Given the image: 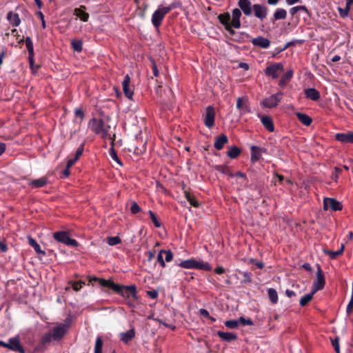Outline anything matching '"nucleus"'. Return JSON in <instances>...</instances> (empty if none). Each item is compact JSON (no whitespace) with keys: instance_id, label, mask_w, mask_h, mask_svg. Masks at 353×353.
<instances>
[{"instance_id":"obj_38","label":"nucleus","mask_w":353,"mask_h":353,"mask_svg":"<svg viewBox=\"0 0 353 353\" xmlns=\"http://www.w3.org/2000/svg\"><path fill=\"white\" fill-rule=\"evenodd\" d=\"M236 108L241 110V114L250 112V109L247 105L243 104V99L239 97L236 100Z\"/></svg>"},{"instance_id":"obj_49","label":"nucleus","mask_w":353,"mask_h":353,"mask_svg":"<svg viewBox=\"0 0 353 353\" xmlns=\"http://www.w3.org/2000/svg\"><path fill=\"white\" fill-rule=\"evenodd\" d=\"M110 156L111 157V158L115 161L117 163H119L120 165H122V163H121V161L120 160V159L119 158L116 151L114 150V148L112 147L110 150Z\"/></svg>"},{"instance_id":"obj_21","label":"nucleus","mask_w":353,"mask_h":353,"mask_svg":"<svg viewBox=\"0 0 353 353\" xmlns=\"http://www.w3.org/2000/svg\"><path fill=\"white\" fill-rule=\"evenodd\" d=\"M242 15L241 10L239 8H234L232 10V26H233L234 28H239L241 26L240 18Z\"/></svg>"},{"instance_id":"obj_31","label":"nucleus","mask_w":353,"mask_h":353,"mask_svg":"<svg viewBox=\"0 0 353 353\" xmlns=\"http://www.w3.org/2000/svg\"><path fill=\"white\" fill-rule=\"evenodd\" d=\"M296 116L298 120L305 126H310L312 122V118L305 113L296 112Z\"/></svg>"},{"instance_id":"obj_15","label":"nucleus","mask_w":353,"mask_h":353,"mask_svg":"<svg viewBox=\"0 0 353 353\" xmlns=\"http://www.w3.org/2000/svg\"><path fill=\"white\" fill-rule=\"evenodd\" d=\"M251 42L254 46L259 47L263 49L268 48L270 46V41L262 36H259L252 39Z\"/></svg>"},{"instance_id":"obj_27","label":"nucleus","mask_w":353,"mask_h":353,"mask_svg":"<svg viewBox=\"0 0 353 353\" xmlns=\"http://www.w3.org/2000/svg\"><path fill=\"white\" fill-rule=\"evenodd\" d=\"M6 18L12 26L17 27L21 23V19L19 14L17 13L13 12L12 11H10L7 14Z\"/></svg>"},{"instance_id":"obj_39","label":"nucleus","mask_w":353,"mask_h":353,"mask_svg":"<svg viewBox=\"0 0 353 353\" xmlns=\"http://www.w3.org/2000/svg\"><path fill=\"white\" fill-rule=\"evenodd\" d=\"M52 341H54V336L52 332H47L42 336L41 339V345L45 346L48 344H50Z\"/></svg>"},{"instance_id":"obj_5","label":"nucleus","mask_w":353,"mask_h":353,"mask_svg":"<svg viewBox=\"0 0 353 353\" xmlns=\"http://www.w3.org/2000/svg\"><path fill=\"white\" fill-rule=\"evenodd\" d=\"M284 70V65L282 63H274L268 66L265 70V74L267 77H271L272 79H277L281 72Z\"/></svg>"},{"instance_id":"obj_43","label":"nucleus","mask_w":353,"mask_h":353,"mask_svg":"<svg viewBox=\"0 0 353 353\" xmlns=\"http://www.w3.org/2000/svg\"><path fill=\"white\" fill-rule=\"evenodd\" d=\"M69 284L71 285L72 288H73V290L74 291H79L83 285H85V282L82 281H70L69 282Z\"/></svg>"},{"instance_id":"obj_35","label":"nucleus","mask_w":353,"mask_h":353,"mask_svg":"<svg viewBox=\"0 0 353 353\" xmlns=\"http://www.w3.org/2000/svg\"><path fill=\"white\" fill-rule=\"evenodd\" d=\"M344 245L342 244L341 246V248L337 251H332V250H324L325 254L328 255L331 259H335L339 256L341 255L343 253L344 251Z\"/></svg>"},{"instance_id":"obj_47","label":"nucleus","mask_w":353,"mask_h":353,"mask_svg":"<svg viewBox=\"0 0 353 353\" xmlns=\"http://www.w3.org/2000/svg\"><path fill=\"white\" fill-rule=\"evenodd\" d=\"M224 324L229 329H234L238 327L239 321L238 320L226 321H225Z\"/></svg>"},{"instance_id":"obj_32","label":"nucleus","mask_w":353,"mask_h":353,"mask_svg":"<svg viewBox=\"0 0 353 353\" xmlns=\"http://www.w3.org/2000/svg\"><path fill=\"white\" fill-rule=\"evenodd\" d=\"M241 150L236 145L228 148L227 151L228 157L232 159H236L241 154Z\"/></svg>"},{"instance_id":"obj_34","label":"nucleus","mask_w":353,"mask_h":353,"mask_svg":"<svg viewBox=\"0 0 353 353\" xmlns=\"http://www.w3.org/2000/svg\"><path fill=\"white\" fill-rule=\"evenodd\" d=\"M215 170L222 174L234 177V173L230 170V168L226 165H217L214 167Z\"/></svg>"},{"instance_id":"obj_16","label":"nucleus","mask_w":353,"mask_h":353,"mask_svg":"<svg viewBox=\"0 0 353 353\" xmlns=\"http://www.w3.org/2000/svg\"><path fill=\"white\" fill-rule=\"evenodd\" d=\"M238 6L245 15L250 16L252 14L253 6L250 0H239Z\"/></svg>"},{"instance_id":"obj_48","label":"nucleus","mask_w":353,"mask_h":353,"mask_svg":"<svg viewBox=\"0 0 353 353\" xmlns=\"http://www.w3.org/2000/svg\"><path fill=\"white\" fill-rule=\"evenodd\" d=\"M239 324H241L242 325H254V323L252 321V320L250 318L248 319H245V317L243 316H241L239 317Z\"/></svg>"},{"instance_id":"obj_51","label":"nucleus","mask_w":353,"mask_h":353,"mask_svg":"<svg viewBox=\"0 0 353 353\" xmlns=\"http://www.w3.org/2000/svg\"><path fill=\"white\" fill-rule=\"evenodd\" d=\"M74 116L76 119L79 118V123H81L84 119L85 114L83 110L81 108H78L74 110Z\"/></svg>"},{"instance_id":"obj_11","label":"nucleus","mask_w":353,"mask_h":353,"mask_svg":"<svg viewBox=\"0 0 353 353\" xmlns=\"http://www.w3.org/2000/svg\"><path fill=\"white\" fill-rule=\"evenodd\" d=\"M331 209L332 211H340L343 209L341 203L333 198H325L323 199V210Z\"/></svg>"},{"instance_id":"obj_42","label":"nucleus","mask_w":353,"mask_h":353,"mask_svg":"<svg viewBox=\"0 0 353 353\" xmlns=\"http://www.w3.org/2000/svg\"><path fill=\"white\" fill-rule=\"evenodd\" d=\"M71 46L72 49L76 52H81L83 49V42L80 39L72 40Z\"/></svg>"},{"instance_id":"obj_25","label":"nucleus","mask_w":353,"mask_h":353,"mask_svg":"<svg viewBox=\"0 0 353 353\" xmlns=\"http://www.w3.org/2000/svg\"><path fill=\"white\" fill-rule=\"evenodd\" d=\"M135 336V330L132 328L125 332L119 334L120 340L125 344H128Z\"/></svg>"},{"instance_id":"obj_56","label":"nucleus","mask_w":353,"mask_h":353,"mask_svg":"<svg viewBox=\"0 0 353 353\" xmlns=\"http://www.w3.org/2000/svg\"><path fill=\"white\" fill-rule=\"evenodd\" d=\"M338 10H339L340 16L342 18H345L348 15V12H349L350 8L347 7V6H346L345 8H339Z\"/></svg>"},{"instance_id":"obj_50","label":"nucleus","mask_w":353,"mask_h":353,"mask_svg":"<svg viewBox=\"0 0 353 353\" xmlns=\"http://www.w3.org/2000/svg\"><path fill=\"white\" fill-rule=\"evenodd\" d=\"M341 172H342V169L341 168H338V167H335L334 168V172L332 174V179L334 181L336 182L338 181V179H339V176L341 175Z\"/></svg>"},{"instance_id":"obj_3","label":"nucleus","mask_w":353,"mask_h":353,"mask_svg":"<svg viewBox=\"0 0 353 353\" xmlns=\"http://www.w3.org/2000/svg\"><path fill=\"white\" fill-rule=\"evenodd\" d=\"M179 267L185 268V269H196V270H201L205 271H211L212 266L208 262H204L203 261H197L194 259H190L188 260H185L177 264Z\"/></svg>"},{"instance_id":"obj_23","label":"nucleus","mask_w":353,"mask_h":353,"mask_svg":"<svg viewBox=\"0 0 353 353\" xmlns=\"http://www.w3.org/2000/svg\"><path fill=\"white\" fill-rule=\"evenodd\" d=\"M228 141V137L224 134H221L216 137L214 146L216 150H221Z\"/></svg>"},{"instance_id":"obj_64","label":"nucleus","mask_w":353,"mask_h":353,"mask_svg":"<svg viewBox=\"0 0 353 353\" xmlns=\"http://www.w3.org/2000/svg\"><path fill=\"white\" fill-rule=\"evenodd\" d=\"M352 311H353V301L350 300L347 306L346 312L347 314H350L352 312Z\"/></svg>"},{"instance_id":"obj_57","label":"nucleus","mask_w":353,"mask_h":353,"mask_svg":"<svg viewBox=\"0 0 353 353\" xmlns=\"http://www.w3.org/2000/svg\"><path fill=\"white\" fill-rule=\"evenodd\" d=\"M151 62H152V73L154 74V77H158L159 74V70H158V68H157V65L154 61V60L153 59H151Z\"/></svg>"},{"instance_id":"obj_8","label":"nucleus","mask_w":353,"mask_h":353,"mask_svg":"<svg viewBox=\"0 0 353 353\" xmlns=\"http://www.w3.org/2000/svg\"><path fill=\"white\" fill-rule=\"evenodd\" d=\"M283 96V92L279 91L277 93L271 95L270 97L263 99L261 102V105L268 108H274L277 106L279 103L281 101Z\"/></svg>"},{"instance_id":"obj_46","label":"nucleus","mask_w":353,"mask_h":353,"mask_svg":"<svg viewBox=\"0 0 353 353\" xmlns=\"http://www.w3.org/2000/svg\"><path fill=\"white\" fill-rule=\"evenodd\" d=\"M107 242L110 245H116L121 242L119 236H110L107 238Z\"/></svg>"},{"instance_id":"obj_61","label":"nucleus","mask_w":353,"mask_h":353,"mask_svg":"<svg viewBox=\"0 0 353 353\" xmlns=\"http://www.w3.org/2000/svg\"><path fill=\"white\" fill-rule=\"evenodd\" d=\"M147 294L152 299H155L158 297L159 292L158 291L153 290L147 291Z\"/></svg>"},{"instance_id":"obj_13","label":"nucleus","mask_w":353,"mask_h":353,"mask_svg":"<svg viewBox=\"0 0 353 353\" xmlns=\"http://www.w3.org/2000/svg\"><path fill=\"white\" fill-rule=\"evenodd\" d=\"M252 10L254 11V16L261 21L267 17L268 8L266 6L263 4H254Z\"/></svg>"},{"instance_id":"obj_26","label":"nucleus","mask_w":353,"mask_h":353,"mask_svg":"<svg viewBox=\"0 0 353 353\" xmlns=\"http://www.w3.org/2000/svg\"><path fill=\"white\" fill-rule=\"evenodd\" d=\"M304 93L307 99L314 101H318L321 97L320 92L315 88L305 89Z\"/></svg>"},{"instance_id":"obj_9","label":"nucleus","mask_w":353,"mask_h":353,"mask_svg":"<svg viewBox=\"0 0 353 353\" xmlns=\"http://www.w3.org/2000/svg\"><path fill=\"white\" fill-rule=\"evenodd\" d=\"M218 19L219 22L231 35L233 36L236 34L235 30H233V26H232L231 16L229 12L220 14L218 16Z\"/></svg>"},{"instance_id":"obj_7","label":"nucleus","mask_w":353,"mask_h":353,"mask_svg":"<svg viewBox=\"0 0 353 353\" xmlns=\"http://www.w3.org/2000/svg\"><path fill=\"white\" fill-rule=\"evenodd\" d=\"M316 266V280L313 283L312 285L313 293H316L317 291L322 290L325 284V279L323 272L320 265L317 264Z\"/></svg>"},{"instance_id":"obj_6","label":"nucleus","mask_w":353,"mask_h":353,"mask_svg":"<svg viewBox=\"0 0 353 353\" xmlns=\"http://www.w3.org/2000/svg\"><path fill=\"white\" fill-rule=\"evenodd\" d=\"M168 8H163V7L159 6L152 14V23L154 28H158L162 23L163 19L168 14Z\"/></svg>"},{"instance_id":"obj_19","label":"nucleus","mask_w":353,"mask_h":353,"mask_svg":"<svg viewBox=\"0 0 353 353\" xmlns=\"http://www.w3.org/2000/svg\"><path fill=\"white\" fill-rule=\"evenodd\" d=\"M259 117L261 119V121L263 124V125L265 128V129L272 132L274 131V125L272 121V119L267 115H260L259 114Z\"/></svg>"},{"instance_id":"obj_40","label":"nucleus","mask_w":353,"mask_h":353,"mask_svg":"<svg viewBox=\"0 0 353 353\" xmlns=\"http://www.w3.org/2000/svg\"><path fill=\"white\" fill-rule=\"evenodd\" d=\"M103 341L102 338L101 336H97L95 341L94 353H103ZM112 353H115V351L114 350Z\"/></svg>"},{"instance_id":"obj_41","label":"nucleus","mask_w":353,"mask_h":353,"mask_svg":"<svg viewBox=\"0 0 353 353\" xmlns=\"http://www.w3.org/2000/svg\"><path fill=\"white\" fill-rule=\"evenodd\" d=\"M315 293H313V291L311 293L307 294L301 297L299 301V304L301 306L304 307L307 305V303L312 299L313 295Z\"/></svg>"},{"instance_id":"obj_37","label":"nucleus","mask_w":353,"mask_h":353,"mask_svg":"<svg viewBox=\"0 0 353 353\" xmlns=\"http://www.w3.org/2000/svg\"><path fill=\"white\" fill-rule=\"evenodd\" d=\"M268 295L270 301L272 304H276L278 303V294L275 289L269 288L268 290Z\"/></svg>"},{"instance_id":"obj_29","label":"nucleus","mask_w":353,"mask_h":353,"mask_svg":"<svg viewBox=\"0 0 353 353\" xmlns=\"http://www.w3.org/2000/svg\"><path fill=\"white\" fill-rule=\"evenodd\" d=\"M287 17V11L281 8H276L274 11L271 21L274 23L275 21L285 19Z\"/></svg>"},{"instance_id":"obj_59","label":"nucleus","mask_w":353,"mask_h":353,"mask_svg":"<svg viewBox=\"0 0 353 353\" xmlns=\"http://www.w3.org/2000/svg\"><path fill=\"white\" fill-rule=\"evenodd\" d=\"M157 261L160 263V265H161L162 268L165 267V261L163 260V258L162 250H161L158 254Z\"/></svg>"},{"instance_id":"obj_53","label":"nucleus","mask_w":353,"mask_h":353,"mask_svg":"<svg viewBox=\"0 0 353 353\" xmlns=\"http://www.w3.org/2000/svg\"><path fill=\"white\" fill-rule=\"evenodd\" d=\"M141 209L137 202L133 201L130 208V211L132 214H136L141 212Z\"/></svg>"},{"instance_id":"obj_58","label":"nucleus","mask_w":353,"mask_h":353,"mask_svg":"<svg viewBox=\"0 0 353 353\" xmlns=\"http://www.w3.org/2000/svg\"><path fill=\"white\" fill-rule=\"evenodd\" d=\"M188 201L192 206L194 208H198L200 205L199 202L196 199L195 196L193 195L189 200H188Z\"/></svg>"},{"instance_id":"obj_12","label":"nucleus","mask_w":353,"mask_h":353,"mask_svg":"<svg viewBox=\"0 0 353 353\" xmlns=\"http://www.w3.org/2000/svg\"><path fill=\"white\" fill-rule=\"evenodd\" d=\"M215 111L214 108L210 105L207 107L204 115V124L208 128H212L214 125Z\"/></svg>"},{"instance_id":"obj_63","label":"nucleus","mask_w":353,"mask_h":353,"mask_svg":"<svg viewBox=\"0 0 353 353\" xmlns=\"http://www.w3.org/2000/svg\"><path fill=\"white\" fill-rule=\"evenodd\" d=\"M70 168L65 167L64 170L61 172V178L65 179L70 174Z\"/></svg>"},{"instance_id":"obj_28","label":"nucleus","mask_w":353,"mask_h":353,"mask_svg":"<svg viewBox=\"0 0 353 353\" xmlns=\"http://www.w3.org/2000/svg\"><path fill=\"white\" fill-rule=\"evenodd\" d=\"M26 46L28 51V61L32 63L33 57H34L33 43L30 37H27L25 39Z\"/></svg>"},{"instance_id":"obj_24","label":"nucleus","mask_w":353,"mask_h":353,"mask_svg":"<svg viewBox=\"0 0 353 353\" xmlns=\"http://www.w3.org/2000/svg\"><path fill=\"white\" fill-rule=\"evenodd\" d=\"M294 74V70L290 69L283 74L279 81V86L283 88L286 86L288 82L291 80Z\"/></svg>"},{"instance_id":"obj_33","label":"nucleus","mask_w":353,"mask_h":353,"mask_svg":"<svg viewBox=\"0 0 353 353\" xmlns=\"http://www.w3.org/2000/svg\"><path fill=\"white\" fill-rule=\"evenodd\" d=\"M48 183V179L46 177H41L37 179L32 180L30 182L29 185L34 188H39L45 186Z\"/></svg>"},{"instance_id":"obj_2","label":"nucleus","mask_w":353,"mask_h":353,"mask_svg":"<svg viewBox=\"0 0 353 353\" xmlns=\"http://www.w3.org/2000/svg\"><path fill=\"white\" fill-rule=\"evenodd\" d=\"M88 127L94 134L99 135L102 139H111L110 125L102 119L92 118L88 123Z\"/></svg>"},{"instance_id":"obj_18","label":"nucleus","mask_w":353,"mask_h":353,"mask_svg":"<svg viewBox=\"0 0 353 353\" xmlns=\"http://www.w3.org/2000/svg\"><path fill=\"white\" fill-rule=\"evenodd\" d=\"M335 139L342 143H353V132L337 133Z\"/></svg>"},{"instance_id":"obj_17","label":"nucleus","mask_w":353,"mask_h":353,"mask_svg":"<svg viewBox=\"0 0 353 353\" xmlns=\"http://www.w3.org/2000/svg\"><path fill=\"white\" fill-rule=\"evenodd\" d=\"M130 77L128 74H126L122 82L123 91L124 92L125 96L128 99H132L134 94V92L132 89L130 88Z\"/></svg>"},{"instance_id":"obj_54","label":"nucleus","mask_w":353,"mask_h":353,"mask_svg":"<svg viewBox=\"0 0 353 353\" xmlns=\"http://www.w3.org/2000/svg\"><path fill=\"white\" fill-rule=\"evenodd\" d=\"M83 150H84V143H81L79 145V147L77 148V150L75 152V156H74V159H75L77 161H78L79 159L80 158V157L82 155Z\"/></svg>"},{"instance_id":"obj_14","label":"nucleus","mask_w":353,"mask_h":353,"mask_svg":"<svg viewBox=\"0 0 353 353\" xmlns=\"http://www.w3.org/2000/svg\"><path fill=\"white\" fill-rule=\"evenodd\" d=\"M68 326L65 324H59L55 326L52 331L54 341L61 340L67 333Z\"/></svg>"},{"instance_id":"obj_44","label":"nucleus","mask_w":353,"mask_h":353,"mask_svg":"<svg viewBox=\"0 0 353 353\" xmlns=\"http://www.w3.org/2000/svg\"><path fill=\"white\" fill-rule=\"evenodd\" d=\"M148 214L150 215V218L151 219L152 223H154V226L156 228H161V223L158 220L156 214L151 210L148 211Z\"/></svg>"},{"instance_id":"obj_55","label":"nucleus","mask_w":353,"mask_h":353,"mask_svg":"<svg viewBox=\"0 0 353 353\" xmlns=\"http://www.w3.org/2000/svg\"><path fill=\"white\" fill-rule=\"evenodd\" d=\"M332 345L334 347L336 353H340L339 337H336L335 339L332 340Z\"/></svg>"},{"instance_id":"obj_60","label":"nucleus","mask_w":353,"mask_h":353,"mask_svg":"<svg viewBox=\"0 0 353 353\" xmlns=\"http://www.w3.org/2000/svg\"><path fill=\"white\" fill-rule=\"evenodd\" d=\"M29 63H30V68L32 73L33 74L37 73L38 70H39V68H40V65L34 64V59H33L32 63H31L30 61H29Z\"/></svg>"},{"instance_id":"obj_20","label":"nucleus","mask_w":353,"mask_h":353,"mask_svg":"<svg viewBox=\"0 0 353 353\" xmlns=\"http://www.w3.org/2000/svg\"><path fill=\"white\" fill-rule=\"evenodd\" d=\"M251 150V161L255 163L258 161L261 158L262 152H265V149L262 148L252 145L250 148Z\"/></svg>"},{"instance_id":"obj_30","label":"nucleus","mask_w":353,"mask_h":353,"mask_svg":"<svg viewBox=\"0 0 353 353\" xmlns=\"http://www.w3.org/2000/svg\"><path fill=\"white\" fill-rule=\"evenodd\" d=\"M217 336H219L223 341L227 342H231L232 341H235L237 339V336L235 334L231 332H225L222 331H218L216 332Z\"/></svg>"},{"instance_id":"obj_36","label":"nucleus","mask_w":353,"mask_h":353,"mask_svg":"<svg viewBox=\"0 0 353 353\" xmlns=\"http://www.w3.org/2000/svg\"><path fill=\"white\" fill-rule=\"evenodd\" d=\"M28 243L34 249L37 253L41 254L42 255L46 254L45 252L41 250L40 245L38 244L36 240L32 238L31 236L28 237Z\"/></svg>"},{"instance_id":"obj_62","label":"nucleus","mask_w":353,"mask_h":353,"mask_svg":"<svg viewBox=\"0 0 353 353\" xmlns=\"http://www.w3.org/2000/svg\"><path fill=\"white\" fill-rule=\"evenodd\" d=\"M199 313L200 315L203 316L205 318H207V319L211 318V316L210 315L209 312L205 309H203V308L200 309L199 311Z\"/></svg>"},{"instance_id":"obj_10","label":"nucleus","mask_w":353,"mask_h":353,"mask_svg":"<svg viewBox=\"0 0 353 353\" xmlns=\"http://www.w3.org/2000/svg\"><path fill=\"white\" fill-rule=\"evenodd\" d=\"M6 348L19 353H26L25 348L20 342L19 336H14L9 339L6 343Z\"/></svg>"},{"instance_id":"obj_1","label":"nucleus","mask_w":353,"mask_h":353,"mask_svg":"<svg viewBox=\"0 0 353 353\" xmlns=\"http://www.w3.org/2000/svg\"><path fill=\"white\" fill-rule=\"evenodd\" d=\"M89 283L98 282L102 287L112 290L125 299H128L130 294L135 299H138L137 287L135 285H122L115 283L111 280L98 278L96 276H88Z\"/></svg>"},{"instance_id":"obj_45","label":"nucleus","mask_w":353,"mask_h":353,"mask_svg":"<svg viewBox=\"0 0 353 353\" xmlns=\"http://www.w3.org/2000/svg\"><path fill=\"white\" fill-rule=\"evenodd\" d=\"M240 274L243 276L242 283H250L252 282V274L248 272H240Z\"/></svg>"},{"instance_id":"obj_22","label":"nucleus","mask_w":353,"mask_h":353,"mask_svg":"<svg viewBox=\"0 0 353 353\" xmlns=\"http://www.w3.org/2000/svg\"><path fill=\"white\" fill-rule=\"evenodd\" d=\"M86 7L81 6L79 8H76L74 10V14L78 17L81 21L86 22L89 19V14L85 12Z\"/></svg>"},{"instance_id":"obj_4","label":"nucleus","mask_w":353,"mask_h":353,"mask_svg":"<svg viewBox=\"0 0 353 353\" xmlns=\"http://www.w3.org/2000/svg\"><path fill=\"white\" fill-rule=\"evenodd\" d=\"M53 238L59 243L72 247H77L79 243L74 239H71L66 231H59L53 233Z\"/></svg>"},{"instance_id":"obj_52","label":"nucleus","mask_w":353,"mask_h":353,"mask_svg":"<svg viewBox=\"0 0 353 353\" xmlns=\"http://www.w3.org/2000/svg\"><path fill=\"white\" fill-rule=\"evenodd\" d=\"M163 254H165V261L166 262H170L173 259V254L170 250H161Z\"/></svg>"}]
</instances>
